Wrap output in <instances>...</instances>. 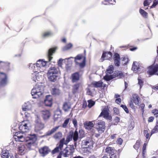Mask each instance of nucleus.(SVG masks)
Instances as JSON below:
<instances>
[{
	"mask_svg": "<svg viewBox=\"0 0 158 158\" xmlns=\"http://www.w3.org/2000/svg\"><path fill=\"white\" fill-rule=\"evenodd\" d=\"M48 63L47 61L39 60L37 61L36 64L31 63L28 65L29 68L32 69L33 72L31 75V79L36 84L32 89L31 93L34 98H41L43 96L44 87L39 84H41L42 82Z\"/></svg>",
	"mask_w": 158,
	"mask_h": 158,
	"instance_id": "obj_1",
	"label": "nucleus"
},
{
	"mask_svg": "<svg viewBox=\"0 0 158 158\" xmlns=\"http://www.w3.org/2000/svg\"><path fill=\"white\" fill-rule=\"evenodd\" d=\"M31 127L30 124L28 123H23L19 127L22 131L16 132L14 136V138L16 142H26V145L29 149L34 148L35 143L37 140L35 135L26 134L30 130Z\"/></svg>",
	"mask_w": 158,
	"mask_h": 158,
	"instance_id": "obj_2",
	"label": "nucleus"
},
{
	"mask_svg": "<svg viewBox=\"0 0 158 158\" xmlns=\"http://www.w3.org/2000/svg\"><path fill=\"white\" fill-rule=\"evenodd\" d=\"M71 58H74L76 64L78 65L80 68H83L85 66L86 60L85 56H83L81 55H79L74 58L71 57L68 58H66L64 60L65 62L69 61V64H71L72 61L71 60H69Z\"/></svg>",
	"mask_w": 158,
	"mask_h": 158,
	"instance_id": "obj_3",
	"label": "nucleus"
},
{
	"mask_svg": "<svg viewBox=\"0 0 158 158\" xmlns=\"http://www.w3.org/2000/svg\"><path fill=\"white\" fill-rule=\"evenodd\" d=\"M94 143L92 139L89 137L83 140L82 142V146H84L83 149H87L86 151H89L90 149L93 147Z\"/></svg>",
	"mask_w": 158,
	"mask_h": 158,
	"instance_id": "obj_4",
	"label": "nucleus"
},
{
	"mask_svg": "<svg viewBox=\"0 0 158 158\" xmlns=\"http://www.w3.org/2000/svg\"><path fill=\"white\" fill-rule=\"evenodd\" d=\"M74 151V148L73 145H68L61 152L62 155L64 157H68L72 155Z\"/></svg>",
	"mask_w": 158,
	"mask_h": 158,
	"instance_id": "obj_5",
	"label": "nucleus"
},
{
	"mask_svg": "<svg viewBox=\"0 0 158 158\" xmlns=\"http://www.w3.org/2000/svg\"><path fill=\"white\" fill-rule=\"evenodd\" d=\"M35 131L37 132H39L44 128V124L42 123L40 118L37 116L35 120Z\"/></svg>",
	"mask_w": 158,
	"mask_h": 158,
	"instance_id": "obj_6",
	"label": "nucleus"
},
{
	"mask_svg": "<svg viewBox=\"0 0 158 158\" xmlns=\"http://www.w3.org/2000/svg\"><path fill=\"white\" fill-rule=\"evenodd\" d=\"M114 67L113 65H110L109 66L106 70V74L103 77L104 79L106 81H109L113 79L114 77L113 75H111L113 73Z\"/></svg>",
	"mask_w": 158,
	"mask_h": 158,
	"instance_id": "obj_7",
	"label": "nucleus"
},
{
	"mask_svg": "<svg viewBox=\"0 0 158 158\" xmlns=\"http://www.w3.org/2000/svg\"><path fill=\"white\" fill-rule=\"evenodd\" d=\"M105 123L104 121H101L96 125V128L99 133L103 132L105 129Z\"/></svg>",
	"mask_w": 158,
	"mask_h": 158,
	"instance_id": "obj_8",
	"label": "nucleus"
},
{
	"mask_svg": "<svg viewBox=\"0 0 158 158\" xmlns=\"http://www.w3.org/2000/svg\"><path fill=\"white\" fill-rule=\"evenodd\" d=\"M101 116H103L104 118L110 120L112 119V117L109 115L107 107H105L103 109L98 118Z\"/></svg>",
	"mask_w": 158,
	"mask_h": 158,
	"instance_id": "obj_9",
	"label": "nucleus"
},
{
	"mask_svg": "<svg viewBox=\"0 0 158 158\" xmlns=\"http://www.w3.org/2000/svg\"><path fill=\"white\" fill-rule=\"evenodd\" d=\"M158 70V65L154 64L148 68V73L150 75H153Z\"/></svg>",
	"mask_w": 158,
	"mask_h": 158,
	"instance_id": "obj_10",
	"label": "nucleus"
},
{
	"mask_svg": "<svg viewBox=\"0 0 158 158\" xmlns=\"http://www.w3.org/2000/svg\"><path fill=\"white\" fill-rule=\"evenodd\" d=\"M140 100V98L137 95L135 94L133 95V97L130 103V106L132 108H134V107L133 103H134L136 105H138Z\"/></svg>",
	"mask_w": 158,
	"mask_h": 158,
	"instance_id": "obj_11",
	"label": "nucleus"
},
{
	"mask_svg": "<svg viewBox=\"0 0 158 158\" xmlns=\"http://www.w3.org/2000/svg\"><path fill=\"white\" fill-rule=\"evenodd\" d=\"M0 74L1 77L0 85L2 86H4L6 85L8 82V76L6 73H1Z\"/></svg>",
	"mask_w": 158,
	"mask_h": 158,
	"instance_id": "obj_12",
	"label": "nucleus"
},
{
	"mask_svg": "<svg viewBox=\"0 0 158 158\" xmlns=\"http://www.w3.org/2000/svg\"><path fill=\"white\" fill-rule=\"evenodd\" d=\"M112 54L110 52H104L102 55L101 59V61L102 62L104 60H110L112 59Z\"/></svg>",
	"mask_w": 158,
	"mask_h": 158,
	"instance_id": "obj_13",
	"label": "nucleus"
},
{
	"mask_svg": "<svg viewBox=\"0 0 158 158\" xmlns=\"http://www.w3.org/2000/svg\"><path fill=\"white\" fill-rule=\"evenodd\" d=\"M48 73L59 75V73H60V72L57 67L52 66L49 69Z\"/></svg>",
	"mask_w": 158,
	"mask_h": 158,
	"instance_id": "obj_14",
	"label": "nucleus"
},
{
	"mask_svg": "<svg viewBox=\"0 0 158 158\" xmlns=\"http://www.w3.org/2000/svg\"><path fill=\"white\" fill-rule=\"evenodd\" d=\"M57 49V47H55L50 48L48 51L47 57L49 61H50L52 59V56Z\"/></svg>",
	"mask_w": 158,
	"mask_h": 158,
	"instance_id": "obj_15",
	"label": "nucleus"
},
{
	"mask_svg": "<svg viewBox=\"0 0 158 158\" xmlns=\"http://www.w3.org/2000/svg\"><path fill=\"white\" fill-rule=\"evenodd\" d=\"M52 103V97L51 95L46 96L45 99L44 100V103L45 106H51Z\"/></svg>",
	"mask_w": 158,
	"mask_h": 158,
	"instance_id": "obj_16",
	"label": "nucleus"
},
{
	"mask_svg": "<svg viewBox=\"0 0 158 158\" xmlns=\"http://www.w3.org/2000/svg\"><path fill=\"white\" fill-rule=\"evenodd\" d=\"M80 77V74L79 73L76 72L72 74L71 79L73 83H75L79 80Z\"/></svg>",
	"mask_w": 158,
	"mask_h": 158,
	"instance_id": "obj_17",
	"label": "nucleus"
},
{
	"mask_svg": "<svg viewBox=\"0 0 158 158\" xmlns=\"http://www.w3.org/2000/svg\"><path fill=\"white\" fill-rule=\"evenodd\" d=\"M18 153L20 155H23L26 151V148L23 144H20L18 146Z\"/></svg>",
	"mask_w": 158,
	"mask_h": 158,
	"instance_id": "obj_18",
	"label": "nucleus"
},
{
	"mask_svg": "<svg viewBox=\"0 0 158 158\" xmlns=\"http://www.w3.org/2000/svg\"><path fill=\"white\" fill-rule=\"evenodd\" d=\"M41 116L44 120L48 118L51 116L49 111L48 110H44L41 111Z\"/></svg>",
	"mask_w": 158,
	"mask_h": 158,
	"instance_id": "obj_19",
	"label": "nucleus"
},
{
	"mask_svg": "<svg viewBox=\"0 0 158 158\" xmlns=\"http://www.w3.org/2000/svg\"><path fill=\"white\" fill-rule=\"evenodd\" d=\"M95 120L92 121H87L84 123V126L86 129L90 130L94 126V124L93 122H94Z\"/></svg>",
	"mask_w": 158,
	"mask_h": 158,
	"instance_id": "obj_20",
	"label": "nucleus"
},
{
	"mask_svg": "<svg viewBox=\"0 0 158 158\" xmlns=\"http://www.w3.org/2000/svg\"><path fill=\"white\" fill-rule=\"evenodd\" d=\"M32 109V105L30 103L28 102L25 103L23 106L22 109L24 111H30Z\"/></svg>",
	"mask_w": 158,
	"mask_h": 158,
	"instance_id": "obj_21",
	"label": "nucleus"
},
{
	"mask_svg": "<svg viewBox=\"0 0 158 158\" xmlns=\"http://www.w3.org/2000/svg\"><path fill=\"white\" fill-rule=\"evenodd\" d=\"M47 76L49 80L52 82H55L57 80L58 75L47 73Z\"/></svg>",
	"mask_w": 158,
	"mask_h": 158,
	"instance_id": "obj_22",
	"label": "nucleus"
},
{
	"mask_svg": "<svg viewBox=\"0 0 158 158\" xmlns=\"http://www.w3.org/2000/svg\"><path fill=\"white\" fill-rule=\"evenodd\" d=\"M114 62L115 65L119 66L120 64V59L119 55L118 54H115L114 56Z\"/></svg>",
	"mask_w": 158,
	"mask_h": 158,
	"instance_id": "obj_23",
	"label": "nucleus"
},
{
	"mask_svg": "<svg viewBox=\"0 0 158 158\" xmlns=\"http://www.w3.org/2000/svg\"><path fill=\"white\" fill-rule=\"evenodd\" d=\"M50 151V150L47 147H44L39 149L40 153L42 154L43 156L47 154Z\"/></svg>",
	"mask_w": 158,
	"mask_h": 158,
	"instance_id": "obj_24",
	"label": "nucleus"
},
{
	"mask_svg": "<svg viewBox=\"0 0 158 158\" xmlns=\"http://www.w3.org/2000/svg\"><path fill=\"white\" fill-rule=\"evenodd\" d=\"M80 87V84L77 83L73 86L72 92L73 94H75L79 92Z\"/></svg>",
	"mask_w": 158,
	"mask_h": 158,
	"instance_id": "obj_25",
	"label": "nucleus"
},
{
	"mask_svg": "<svg viewBox=\"0 0 158 158\" xmlns=\"http://www.w3.org/2000/svg\"><path fill=\"white\" fill-rule=\"evenodd\" d=\"M53 35L52 32L50 31H47L43 32L42 37L44 38H46L52 36Z\"/></svg>",
	"mask_w": 158,
	"mask_h": 158,
	"instance_id": "obj_26",
	"label": "nucleus"
},
{
	"mask_svg": "<svg viewBox=\"0 0 158 158\" xmlns=\"http://www.w3.org/2000/svg\"><path fill=\"white\" fill-rule=\"evenodd\" d=\"M59 127V126H56L52 128L51 130L49 131L46 133L45 135L48 136L51 135L58 129Z\"/></svg>",
	"mask_w": 158,
	"mask_h": 158,
	"instance_id": "obj_27",
	"label": "nucleus"
},
{
	"mask_svg": "<svg viewBox=\"0 0 158 158\" xmlns=\"http://www.w3.org/2000/svg\"><path fill=\"white\" fill-rule=\"evenodd\" d=\"M139 68V64L136 61L134 62L132 68V69L135 72H137L138 71Z\"/></svg>",
	"mask_w": 158,
	"mask_h": 158,
	"instance_id": "obj_28",
	"label": "nucleus"
},
{
	"mask_svg": "<svg viewBox=\"0 0 158 158\" xmlns=\"http://www.w3.org/2000/svg\"><path fill=\"white\" fill-rule=\"evenodd\" d=\"M92 84L94 87L96 88L101 87L104 86V85H103L104 84H103V82L101 81L98 82L94 81L93 82Z\"/></svg>",
	"mask_w": 158,
	"mask_h": 158,
	"instance_id": "obj_29",
	"label": "nucleus"
},
{
	"mask_svg": "<svg viewBox=\"0 0 158 158\" xmlns=\"http://www.w3.org/2000/svg\"><path fill=\"white\" fill-rule=\"evenodd\" d=\"M9 153L7 150H3L1 154V157L2 158H8L9 157Z\"/></svg>",
	"mask_w": 158,
	"mask_h": 158,
	"instance_id": "obj_30",
	"label": "nucleus"
},
{
	"mask_svg": "<svg viewBox=\"0 0 158 158\" xmlns=\"http://www.w3.org/2000/svg\"><path fill=\"white\" fill-rule=\"evenodd\" d=\"M51 91L52 94L55 95H59L60 93V91L59 89L55 88H52Z\"/></svg>",
	"mask_w": 158,
	"mask_h": 158,
	"instance_id": "obj_31",
	"label": "nucleus"
},
{
	"mask_svg": "<svg viewBox=\"0 0 158 158\" xmlns=\"http://www.w3.org/2000/svg\"><path fill=\"white\" fill-rule=\"evenodd\" d=\"M115 3V1H103L102 2V3L104 5H113Z\"/></svg>",
	"mask_w": 158,
	"mask_h": 158,
	"instance_id": "obj_32",
	"label": "nucleus"
},
{
	"mask_svg": "<svg viewBox=\"0 0 158 158\" xmlns=\"http://www.w3.org/2000/svg\"><path fill=\"white\" fill-rule=\"evenodd\" d=\"M62 133L61 132L56 133L53 136V138L56 140H59L62 137Z\"/></svg>",
	"mask_w": 158,
	"mask_h": 158,
	"instance_id": "obj_33",
	"label": "nucleus"
},
{
	"mask_svg": "<svg viewBox=\"0 0 158 158\" xmlns=\"http://www.w3.org/2000/svg\"><path fill=\"white\" fill-rule=\"evenodd\" d=\"M72 134H73V138L74 142L76 141L78 139L79 135L78 131L76 130L74 133L72 132Z\"/></svg>",
	"mask_w": 158,
	"mask_h": 158,
	"instance_id": "obj_34",
	"label": "nucleus"
},
{
	"mask_svg": "<svg viewBox=\"0 0 158 158\" xmlns=\"http://www.w3.org/2000/svg\"><path fill=\"white\" fill-rule=\"evenodd\" d=\"M71 106L70 103H65L64 104L63 107L64 110L66 111L71 108Z\"/></svg>",
	"mask_w": 158,
	"mask_h": 158,
	"instance_id": "obj_35",
	"label": "nucleus"
},
{
	"mask_svg": "<svg viewBox=\"0 0 158 158\" xmlns=\"http://www.w3.org/2000/svg\"><path fill=\"white\" fill-rule=\"evenodd\" d=\"M65 139L63 138L61 139L60 142V143L59 146L57 147L58 148L59 150H61L64 144H65Z\"/></svg>",
	"mask_w": 158,
	"mask_h": 158,
	"instance_id": "obj_36",
	"label": "nucleus"
},
{
	"mask_svg": "<svg viewBox=\"0 0 158 158\" xmlns=\"http://www.w3.org/2000/svg\"><path fill=\"white\" fill-rule=\"evenodd\" d=\"M140 14L144 18H146L148 16V13L144 10L140 9L139 10Z\"/></svg>",
	"mask_w": 158,
	"mask_h": 158,
	"instance_id": "obj_37",
	"label": "nucleus"
},
{
	"mask_svg": "<svg viewBox=\"0 0 158 158\" xmlns=\"http://www.w3.org/2000/svg\"><path fill=\"white\" fill-rule=\"evenodd\" d=\"M73 47V45L71 43H69L66 46H64L62 48V50L63 51L67 50Z\"/></svg>",
	"mask_w": 158,
	"mask_h": 158,
	"instance_id": "obj_38",
	"label": "nucleus"
},
{
	"mask_svg": "<svg viewBox=\"0 0 158 158\" xmlns=\"http://www.w3.org/2000/svg\"><path fill=\"white\" fill-rule=\"evenodd\" d=\"M73 138V134H70L68 135L66 140H65V142L64 143L65 144L67 145L69 142L72 140Z\"/></svg>",
	"mask_w": 158,
	"mask_h": 158,
	"instance_id": "obj_39",
	"label": "nucleus"
},
{
	"mask_svg": "<svg viewBox=\"0 0 158 158\" xmlns=\"http://www.w3.org/2000/svg\"><path fill=\"white\" fill-rule=\"evenodd\" d=\"M2 63V65L4 66L6 68V69L7 70H9L10 68V64L9 62H0V63Z\"/></svg>",
	"mask_w": 158,
	"mask_h": 158,
	"instance_id": "obj_40",
	"label": "nucleus"
},
{
	"mask_svg": "<svg viewBox=\"0 0 158 158\" xmlns=\"http://www.w3.org/2000/svg\"><path fill=\"white\" fill-rule=\"evenodd\" d=\"M158 131V123H157L154 128L152 131L151 133V136L153 134L157 132Z\"/></svg>",
	"mask_w": 158,
	"mask_h": 158,
	"instance_id": "obj_41",
	"label": "nucleus"
},
{
	"mask_svg": "<svg viewBox=\"0 0 158 158\" xmlns=\"http://www.w3.org/2000/svg\"><path fill=\"white\" fill-rule=\"evenodd\" d=\"M113 148H112L110 147H107L106 149V152L107 153L109 154H111L113 152Z\"/></svg>",
	"mask_w": 158,
	"mask_h": 158,
	"instance_id": "obj_42",
	"label": "nucleus"
},
{
	"mask_svg": "<svg viewBox=\"0 0 158 158\" xmlns=\"http://www.w3.org/2000/svg\"><path fill=\"white\" fill-rule=\"evenodd\" d=\"M88 102V106L89 108H91L95 104V102L91 100H89Z\"/></svg>",
	"mask_w": 158,
	"mask_h": 158,
	"instance_id": "obj_43",
	"label": "nucleus"
},
{
	"mask_svg": "<svg viewBox=\"0 0 158 158\" xmlns=\"http://www.w3.org/2000/svg\"><path fill=\"white\" fill-rule=\"evenodd\" d=\"M69 120H70V118H68L67 119H66L64 121L62 125V127H63L65 128L66 127L68 124L69 123Z\"/></svg>",
	"mask_w": 158,
	"mask_h": 158,
	"instance_id": "obj_44",
	"label": "nucleus"
},
{
	"mask_svg": "<svg viewBox=\"0 0 158 158\" xmlns=\"http://www.w3.org/2000/svg\"><path fill=\"white\" fill-rule=\"evenodd\" d=\"M140 145V142L139 141H136V143L134 146V148L135 149H136V150H137L139 149Z\"/></svg>",
	"mask_w": 158,
	"mask_h": 158,
	"instance_id": "obj_45",
	"label": "nucleus"
},
{
	"mask_svg": "<svg viewBox=\"0 0 158 158\" xmlns=\"http://www.w3.org/2000/svg\"><path fill=\"white\" fill-rule=\"evenodd\" d=\"M92 89L90 87H89L87 89V94L90 95H92Z\"/></svg>",
	"mask_w": 158,
	"mask_h": 158,
	"instance_id": "obj_46",
	"label": "nucleus"
},
{
	"mask_svg": "<svg viewBox=\"0 0 158 158\" xmlns=\"http://www.w3.org/2000/svg\"><path fill=\"white\" fill-rule=\"evenodd\" d=\"M113 110L114 114L115 115H117L119 114V111L117 108L116 107H114L113 108Z\"/></svg>",
	"mask_w": 158,
	"mask_h": 158,
	"instance_id": "obj_47",
	"label": "nucleus"
},
{
	"mask_svg": "<svg viewBox=\"0 0 158 158\" xmlns=\"http://www.w3.org/2000/svg\"><path fill=\"white\" fill-rule=\"evenodd\" d=\"M123 63L124 65H126L128 61V59L127 57H124L123 60Z\"/></svg>",
	"mask_w": 158,
	"mask_h": 158,
	"instance_id": "obj_48",
	"label": "nucleus"
},
{
	"mask_svg": "<svg viewBox=\"0 0 158 158\" xmlns=\"http://www.w3.org/2000/svg\"><path fill=\"white\" fill-rule=\"evenodd\" d=\"M138 84L139 85L140 88L141 89L143 86V81L142 80L139 78L138 79Z\"/></svg>",
	"mask_w": 158,
	"mask_h": 158,
	"instance_id": "obj_49",
	"label": "nucleus"
},
{
	"mask_svg": "<svg viewBox=\"0 0 158 158\" xmlns=\"http://www.w3.org/2000/svg\"><path fill=\"white\" fill-rule=\"evenodd\" d=\"M60 150L58 147H56L54 150H53L52 152V153L53 154H55L56 153L58 152Z\"/></svg>",
	"mask_w": 158,
	"mask_h": 158,
	"instance_id": "obj_50",
	"label": "nucleus"
},
{
	"mask_svg": "<svg viewBox=\"0 0 158 158\" xmlns=\"http://www.w3.org/2000/svg\"><path fill=\"white\" fill-rule=\"evenodd\" d=\"M121 107H122L125 110L126 112L127 113H128L129 110L127 107L125 105H122L121 106Z\"/></svg>",
	"mask_w": 158,
	"mask_h": 158,
	"instance_id": "obj_51",
	"label": "nucleus"
},
{
	"mask_svg": "<svg viewBox=\"0 0 158 158\" xmlns=\"http://www.w3.org/2000/svg\"><path fill=\"white\" fill-rule=\"evenodd\" d=\"M152 113L156 116V117L158 116V110L157 109L154 110L152 111Z\"/></svg>",
	"mask_w": 158,
	"mask_h": 158,
	"instance_id": "obj_52",
	"label": "nucleus"
},
{
	"mask_svg": "<svg viewBox=\"0 0 158 158\" xmlns=\"http://www.w3.org/2000/svg\"><path fill=\"white\" fill-rule=\"evenodd\" d=\"M117 143L118 144L121 145L123 142V140L121 138L118 139L117 140Z\"/></svg>",
	"mask_w": 158,
	"mask_h": 158,
	"instance_id": "obj_53",
	"label": "nucleus"
},
{
	"mask_svg": "<svg viewBox=\"0 0 158 158\" xmlns=\"http://www.w3.org/2000/svg\"><path fill=\"white\" fill-rule=\"evenodd\" d=\"M158 4V1H154L153 3L152 4V6H150L151 8H152L155 6H156Z\"/></svg>",
	"mask_w": 158,
	"mask_h": 158,
	"instance_id": "obj_54",
	"label": "nucleus"
},
{
	"mask_svg": "<svg viewBox=\"0 0 158 158\" xmlns=\"http://www.w3.org/2000/svg\"><path fill=\"white\" fill-rule=\"evenodd\" d=\"M63 60L62 59H60L58 62V65L59 66L61 67L62 65V62Z\"/></svg>",
	"mask_w": 158,
	"mask_h": 158,
	"instance_id": "obj_55",
	"label": "nucleus"
},
{
	"mask_svg": "<svg viewBox=\"0 0 158 158\" xmlns=\"http://www.w3.org/2000/svg\"><path fill=\"white\" fill-rule=\"evenodd\" d=\"M73 123L75 127H76L77 125V121L75 118L73 120Z\"/></svg>",
	"mask_w": 158,
	"mask_h": 158,
	"instance_id": "obj_56",
	"label": "nucleus"
},
{
	"mask_svg": "<svg viewBox=\"0 0 158 158\" xmlns=\"http://www.w3.org/2000/svg\"><path fill=\"white\" fill-rule=\"evenodd\" d=\"M120 120V118L118 117H116L115 118L114 120L115 123H116V124L119 122Z\"/></svg>",
	"mask_w": 158,
	"mask_h": 158,
	"instance_id": "obj_57",
	"label": "nucleus"
},
{
	"mask_svg": "<svg viewBox=\"0 0 158 158\" xmlns=\"http://www.w3.org/2000/svg\"><path fill=\"white\" fill-rule=\"evenodd\" d=\"M150 2H148V1H144L143 2V4L144 6H148Z\"/></svg>",
	"mask_w": 158,
	"mask_h": 158,
	"instance_id": "obj_58",
	"label": "nucleus"
},
{
	"mask_svg": "<svg viewBox=\"0 0 158 158\" xmlns=\"http://www.w3.org/2000/svg\"><path fill=\"white\" fill-rule=\"evenodd\" d=\"M121 101V99L120 98H117L115 100V102L116 103L119 104L120 103Z\"/></svg>",
	"mask_w": 158,
	"mask_h": 158,
	"instance_id": "obj_59",
	"label": "nucleus"
},
{
	"mask_svg": "<svg viewBox=\"0 0 158 158\" xmlns=\"http://www.w3.org/2000/svg\"><path fill=\"white\" fill-rule=\"evenodd\" d=\"M154 118L153 117H151L149 118L148 119V122H152L153 121Z\"/></svg>",
	"mask_w": 158,
	"mask_h": 158,
	"instance_id": "obj_60",
	"label": "nucleus"
},
{
	"mask_svg": "<svg viewBox=\"0 0 158 158\" xmlns=\"http://www.w3.org/2000/svg\"><path fill=\"white\" fill-rule=\"evenodd\" d=\"M148 133V130H144L143 131V134L145 136Z\"/></svg>",
	"mask_w": 158,
	"mask_h": 158,
	"instance_id": "obj_61",
	"label": "nucleus"
},
{
	"mask_svg": "<svg viewBox=\"0 0 158 158\" xmlns=\"http://www.w3.org/2000/svg\"><path fill=\"white\" fill-rule=\"evenodd\" d=\"M146 136L147 139H149L150 138V137L151 136V135L150 136L149 134V133L148 134H147L146 135H145Z\"/></svg>",
	"mask_w": 158,
	"mask_h": 158,
	"instance_id": "obj_62",
	"label": "nucleus"
},
{
	"mask_svg": "<svg viewBox=\"0 0 158 158\" xmlns=\"http://www.w3.org/2000/svg\"><path fill=\"white\" fill-rule=\"evenodd\" d=\"M116 135V134H114V135H111V136L110 138L112 139H114V138H115Z\"/></svg>",
	"mask_w": 158,
	"mask_h": 158,
	"instance_id": "obj_63",
	"label": "nucleus"
},
{
	"mask_svg": "<svg viewBox=\"0 0 158 158\" xmlns=\"http://www.w3.org/2000/svg\"><path fill=\"white\" fill-rule=\"evenodd\" d=\"M145 105L144 104H142L140 105V107L141 109H143L144 108Z\"/></svg>",
	"mask_w": 158,
	"mask_h": 158,
	"instance_id": "obj_64",
	"label": "nucleus"
}]
</instances>
